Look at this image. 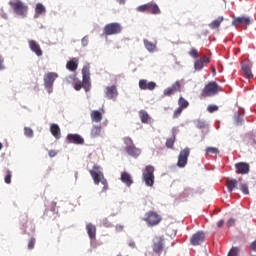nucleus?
Listing matches in <instances>:
<instances>
[{
	"label": "nucleus",
	"instance_id": "nucleus-1",
	"mask_svg": "<svg viewBox=\"0 0 256 256\" xmlns=\"http://www.w3.org/2000/svg\"><path fill=\"white\" fill-rule=\"evenodd\" d=\"M89 173L95 185H99V183L103 185L102 191H107V189H109L107 179H105V175L103 174V171H101V166L94 165L92 170L89 171Z\"/></svg>",
	"mask_w": 256,
	"mask_h": 256
},
{
	"label": "nucleus",
	"instance_id": "nucleus-2",
	"mask_svg": "<svg viewBox=\"0 0 256 256\" xmlns=\"http://www.w3.org/2000/svg\"><path fill=\"white\" fill-rule=\"evenodd\" d=\"M8 5L18 17H21L22 19H25V17H27V13H29V6H27L23 1L10 0L8 2Z\"/></svg>",
	"mask_w": 256,
	"mask_h": 256
},
{
	"label": "nucleus",
	"instance_id": "nucleus-3",
	"mask_svg": "<svg viewBox=\"0 0 256 256\" xmlns=\"http://www.w3.org/2000/svg\"><path fill=\"white\" fill-rule=\"evenodd\" d=\"M123 141L126 145L125 151L127 155L133 157L134 159H137V157L141 155V149L135 146V144L133 143V139H131V137H124Z\"/></svg>",
	"mask_w": 256,
	"mask_h": 256
},
{
	"label": "nucleus",
	"instance_id": "nucleus-4",
	"mask_svg": "<svg viewBox=\"0 0 256 256\" xmlns=\"http://www.w3.org/2000/svg\"><path fill=\"white\" fill-rule=\"evenodd\" d=\"M220 91H223V88L217 84V82H209L206 84L202 90V97H213L217 95Z\"/></svg>",
	"mask_w": 256,
	"mask_h": 256
},
{
	"label": "nucleus",
	"instance_id": "nucleus-5",
	"mask_svg": "<svg viewBox=\"0 0 256 256\" xmlns=\"http://www.w3.org/2000/svg\"><path fill=\"white\" fill-rule=\"evenodd\" d=\"M142 179L147 187H153L155 184V167L152 165L146 166L142 174Z\"/></svg>",
	"mask_w": 256,
	"mask_h": 256
},
{
	"label": "nucleus",
	"instance_id": "nucleus-6",
	"mask_svg": "<svg viewBox=\"0 0 256 256\" xmlns=\"http://www.w3.org/2000/svg\"><path fill=\"white\" fill-rule=\"evenodd\" d=\"M143 221L147 223L148 227H156V225H159V223H161L162 218L161 215H159V213L155 211H148L145 213Z\"/></svg>",
	"mask_w": 256,
	"mask_h": 256
},
{
	"label": "nucleus",
	"instance_id": "nucleus-7",
	"mask_svg": "<svg viewBox=\"0 0 256 256\" xmlns=\"http://www.w3.org/2000/svg\"><path fill=\"white\" fill-rule=\"evenodd\" d=\"M121 31H123V27L117 22L109 23L104 26V35H106V37L119 35Z\"/></svg>",
	"mask_w": 256,
	"mask_h": 256
},
{
	"label": "nucleus",
	"instance_id": "nucleus-8",
	"mask_svg": "<svg viewBox=\"0 0 256 256\" xmlns=\"http://www.w3.org/2000/svg\"><path fill=\"white\" fill-rule=\"evenodd\" d=\"M58 77L59 74L55 72H48L44 75V87L47 89L48 93H53V84Z\"/></svg>",
	"mask_w": 256,
	"mask_h": 256
},
{
	"label": "nucleus",
	"instance_id": "nucleus-9",
	"mask_svg": "<svg viewBox=\"0 0 256 256\" xmlns=\"http://www.w3.org/2000/svg\"><path fill=\"white\" fill-rule=\"evenodd\" d=\"M82 88L86 92L91 91V72L88 66L82 68Z\"/></svg>",
	"mask_w": 256,
	"mask_h": 256
},
{
	"label": "nucleus",
	"instance_id": "nucleus-10",
	"mask_svg": "<svg viewBox=\"0 0 256 256\" xmlns=\"http://www.w3.org/2000/svg\"><path fill=\"white\" fill-rule=\"evenodd\" d=\"M189 155H191V149L185 148L181 150L178 155L177 167H179L180 169L186 167Z\"/></svg>",
	"mask_w": 256,
	"mask_h": 256
},
{
	"label": "nucleus",
	"instance_id": "nucleus-11",
	"mask_svg": "<svg viewBox=\"0 0 256 256\" xmlns=\"http://www.w3.org/2000/svg\"><path fill=\"white\" fill-rule=\"evenodd\" d=\"M253 19L249 16H239V17H233L232 25L234 27H239V25H251V22Z\"/></svg>",
	"mask_w": 256,
	"mask_h": 256
},
{
	"label": "nucleus",
	"instance_id": "nucleus-12",
	"mask_svg": "<svg viewBox=\"0 0 256 256\" xmlns=\"http://www.w3.org/2000/svg\"><path fill=\"white\" fill-rule=\"evenodd\" d=\"M205 241V232L198 231L196 232L190 239L191 245L197 247V245H201Z\"/></svg>",
	"mask_w": 256,
	"mask_h": 256
},
{
	"label": "nucleus",
	"instance_id": "nucleus-13",
	"mask_svg": "<svg viewBox=\"0 0 256 256\" xmlns=\"http://www.w3.org/2000/svg\"><path fill=\"white\" fill-rule=\"evenodd\" d=\"M242 71L246 77V79H253V72H251V61L245 59L241 63Z\"/></svg>",
	"mask_w": 256,
	"mask_h": 256
},
{
	"label": "nucleus",
	"instance_id": "nucleus-14",
	"mask_svg": "<svg viewBox=\"0 0 256 256\" xmlns=\"http://www.w3.org/2000/svg\"><path fill=\"white\" fill-rule=\"evenodd\" d=\"M181 92V82L176 81L172 84L171 87H168L164 90V95L166 97H171V95H174V93H179Z\"/></svg>",
	"mask_w": 256,
	"mask_h": 256
},
{
	"label": "nucleus",
	"instance_id": "nucleus-15",
	"mask_svg": "<svg viewBox=\"0 0 256 256\" xmlns=\"http://www.w3.org/2000/svg\"><path fill=\"white\" fill-rule=\"evenodd\" d=\"M152 249L153 252L156 253V255H160V253H163L164 244L163 239L161 237H155L153 239Z\"/></svg>",
	"mask_w": 256,
	"mask_h": 256
},
{
	"label": "nucleus",
	"instance_id": "nucleus-16",
	"mask_svg": "<svg viewBox=\"0 0 256 256\" xmlns=\"http://www.w3.org/2000/svg\"><path fill=\"white\" fill-rule=\"evenodd\" d=\"M67 143H72L74 145H84L85 139L79 134H68L66 137Z\"/></svg>",
	"mask_w": 256,
	"mask_h": 256
},
{
	"label": "nucleus",
	"instance_id": "nucleus-17",
	"mask_svg": "<svg viewBox=\"0 0 256 256\" xmlns=\"http://www.w3.org/2000/svg\"><path fill=\"white\" fill-rule=\"evenodd\" d=\"M28 45H29L30 51H32V53H35L37 57H41L43 55V50L41 49V45H39L37 41L29 40Z\"/></svg>",
	"mask_w": 256,
	"mask_h": 256
},
{
	"label": "nucleus",
	"instance_id": "nucleus-18",
	"mask_svg": "<svg viewBox=\"0 0 256 256\" xmlns=\"http://www.w3.org/2000/svg\"><path fill=\"white\" fill-rule=\"evenodd\" d=\"M157 87V83L155 82H149L145 79H141L139 81V88L142 90V91H153L155 88Z\"/></svg>",
	"mask_w": 256,
	"mask_h": 256
},
{
	"label": "nucleus",
	"instance_id": "nucleus-19",
	"mask_svg": "<svg viewBox=\"0 0 256 256\" xmlns=\"http://www.w3.org/2000/svg\"><path fill=\"white\" fill-rule=\"evenodd\" d=\"M236 173L238 175H247L250 171L249 164L246 162H239L235 164Z\"/></svg>",
	"mask_w": 256,
	"mask_h": 256
},
{
	"label": "nucleus",
	"instance_id": "nucleus-20",
	"mask_svg": "<svg viewBox=\"0 0 256 256\" xmlns=\"http://www.w3.org/2000/svg\"><path fill=\"white\" fill-rule=\"evenodd\" d=\"M208 63H211V59L207 56H203L202 58L196 60L194 63L195 71H201Z\"/></svg>",
	"mask_w": 256,
	"mask_h": 256
},
{
	"label": "nucleus",
	"instance_id": "nucleus-21",
	"mask_svg": "<svg viewBox=\"0 0 256 256\" xmlns=\"http://www.w3.org/2000/svg\"><path fill=\"white\" fill-rule=\"evenodd\" d=\"M105 95L107 99H115L119 95V92L117 91V86L112 85L106 87Z\"/></svg>",
	"mask_w": 256,
	"mask_h": 256
},
{
	"label": "nucleus",
	"instance_id": "nucleus-22",
	"mask_svg": "<svg viewBox=\"0 0 256 256\" xmlns=\"http://www.w3.org/2000/svg\"><path fill=\"white\" fill-rule=\"evenodd\" d=\"M121 181L126 185V187H131L133 185V178L129 172H122L121 173Z\"/></svg>",
	"mask_w": 256,
	"mask_h": 256
},
{
	"label": "nucleus",
	"instance_id": "nucleus-23",
	"mask_svg": "<svg viewBox=\"0 0 256 256\" xmlns=\"http://www.w3.org/2000/svg\"><path fill=\"white\" fill-rule=\"evenodd\" d=\"M79 67V59L78 58H72L70 61L66 64V69L68 71H77V68Z\"/></svg>",
	"mask_w": 256,
	"mask_h": 256
},
{
	"label": "nucleus",
	"instance_id": "nucleus-24",
	"mask_svg": "<svg viewBox=\"0 0 256 256\" xmlns=\"http://www.w3.org/2000/svg\"><path fill=\"white\" fill-rule=\"evenodd\" d=\"M90 117L94 123H101V121H103V113H101L99 110L91 111Z\"/></svg>",
	"mask_w": 256,
	"mask_h": 256
},
{
	"label": "nucleus",
	"instance_id": "nucleus-25",
	"mask_svg": "<svg viewBox=\"0 0 256 256\" xmlns=\"http://www.w3.org/2000/svg\"><path fill=\"white\" fill-rule=\"evenodd\" d=\"M225 21V18L223 16H219L218 18H216L215 20H213L208 27L210 29H219V27H221V23Z\"/></svg>",
	"mask_w": 256,
	"mask_h": 256
},
{
	"label": "nucleus",
	"instance_id": "nucleus-26",
	"mask_svg": "<svg viewBox=\"0 0 256 256\" xmlns=\"http://www.w3.org/2000/svg\"><path fill=\"white\" fill-rule=\"evenodd\" d=\"M50 132L52 133L53 137H55V139H61V128H59V125L52 124L50 126Z\"/></svg>",
	"mask_w": 256,
	"mask_h": 256
},
{
	"label": "nucleus",
	"instance_id": "nucleus-27",
	"mask_svg": "<svg viewBox=\"0 0 256 256\" xmlns=\"http://www.w3.org/2000/svg\"><path fill=\"white\" fill-rule=\"evenodd\" d=\"M148 13H152V15H159L161 14V9L159 6L153 2L148 3Z\"/></svg>",
	"mask_w": 256,
	"mask_h": 256
},
{
	"label": "nucleus",
	"instance_id": "nucleus-28",
	"mask_svg": "<svg viewBox=\"0 0 256 256\" xmlns=\"http://www.w3.org/2000/svg\"><path fill=\"white\" fill-rule=\"evenodd\" d=\"M143 43H144L145 49H147V51H149V53H154V51L157 50V44H155L147 39H144Z\"/></svg>",
	"mask_w": 256,
	"mask_h": 256
},
{
	"label": "nucleus",
	"instance_id": "nucleus-29",
	"mask_svg": "<svg viewBox=\"0 0 256 256\" xmlns=\"http://www.w3.org/2000/svg\"><path fill=\"white\" fill-rule=\"evenodd\" d=\"M237 183H239V181H237L235 179H227L226 180V187H227L229 193H233V190L235 189V187H237Z\"/></svg>",
	"mask_w": 256,
	"mask_h": 256
},
{
	"label": "nucleus",
	"instance_id": "nucleus-30",
	"mask_svg": "<svg viewBox=\"0 0 256 256\" xmlns=\"http://www.w3.org/2000/svg\"><path fill=\"white\" fill-rule=\"evenodd\" d=\"M86 230L90 239H95V235L97 233V227H95V225L93 224H87Z\"/></svg>",
	"mask_w": 256,
	"mask_h": 256
},
{
	"label": "nucleus",
	"instance_id": "nucleus-31",
	"mask_svg": "<svg viewBox=\"0 0 256 256\" xmlns=\"http://www.w3.org/2000/svg\"><path fill=\"white\" fill-rule=\"evenodd\" d=\"M139 117H140V121L141 123H149V113H147V111L145 110H140L139 111Z\"/></svg>",
	"mask_w": 256,
	"mask_h": 256
},
{
	"label": "nucleus",
	"instance_id": "nucleus-32",
	"mask_svg": "<svg viewBox=\"0 0 256 256\" xmlns=\"http://www.w3.org/2000/svg\"><path fill=\"white\" fill-rule=\"evenodd\" d=\"M178 105L180 109H187V107H189V101H187L185 98H183V96H180L179 100H178Z\"/></svg>",
	"mask_w": 256,
	"mask_h": 256
},
{
	"label": "nucleus",
	"instance_id": "nucleus-33",
	"mask_svg": "<svg viewBox=\"0 0 256 256\" xmlns=\"http://www.w3.org/2000/svg\"><path fill=\"white\" fill-rule=\"evenodd\" d=\"M45 6L41 3L36 4L35 12L37 15H43L46 13Z\"/></svg>",
	"mask_w": 256,
	"mask_h": 256
},
{
	"label": "nucleus",
	"instance_id": "nucleus-34",
	"mask_svg": "<svg viewBox=\"0 0 256 256\" xmlns=\"http://www.w3.org/2000/svg\"><path fill=\"white\" fill-rule=\"evenodd\" d=\"M101 136V126H93L91 130V137H100Z\"/></svg>",
	"mask_w": 256,
	"mask_h": 256
},
{
	"label": "nucleus",
	"instance_id": "nucleus-35",
	"mask_svg": "<svg viewBox=\"0 0 256 256\" xmlns=\"http://www.w3.org/2000/svg\"><path fill=\"white\" fill-rule=\"evenodd\" d=\"M194 123L197 129H205L207 127V122L205 120L198 119Z\"/></svg>",
	"mask_w": 256,
	"mask_h": 256
},
{
	"label": "nucleus",
	"instance_id": "nucleus-36",
	"mask_svg": "<svg viewBox=\"0 0 256 256\" xmlns=\"http://www.w3.org/2000/svg\"><path fill=\"white\" fill-rule=\"evenodd\" d=\"M207 155H219V148L216 147H207L206 148Z\"/></svg>",
	"mask_w": 256,
	"mask_h": 256
},
{
	"label": "nucleus",
	"instance_id": "nucleus-37",
	"mask_svg": "<svg viewBox=\"0 0 256 256\" xmlns=\"http://www.w3.org/2000/svg\"><path fill=\"white\" fill-rule=\"evenodd\" d=\"M173 145H175V134L166 140V147L168 149H173Z\"/></svg>",
	"mask_w": 256,
	"mask_h": 256
},
{
	"label": "nucleus",
	"instance_id": "nucleus-38",
	"mask_svg": "<svg viewBox=\"0 0 256 256\" xmlns=\"http://www.w3.org/2000/svg\"><path fill=\"white\" fill-rule=\"evenodd\" d=\"M190 195H193V189L191 188H186L184 191L181 193L180 197L182 199H185L186 197H189Z\"/></svg>",
	"mask_w": 256,
	"mask_h": 256
},
{
	"label": "nucleus",
	"instance_id": "nucleus-39",
	"mask_svg": "<svg viewBox=\"0 0 256 256\" xmlns=\"http://www.w3.org/2000/svg\"><path fill=\"white\" fill-rule=\"evenodd\" d=\"M11 177H13V173L11 172V170H7L4 178V181L7 185H11Z\"/></svg>",
	"mask_w": 256,
	"mask_h": 256
},
{
	"label": "nucleus",
	"instance_id": "nucleus-40",
	"mask_svg": "<svg viewBox=\"0 0 256 256\" xmlns=\"http://www.w3.org/2000/svg\"><path fill=\"white\" fill-rule=\"evenodd\" d=\"M137 11L140 13H149V3L139 6Z\"/></svg>",
	"mask_w": 256,
	"mask_h": 256
},
{
	"label": "nucleus",
	"instance_id": "nucleus-41",
	"mask_svg": "<svg viewBox=\"0 0 256 256\" xmlns=\"http://www.w3.org/2000/svg\"><path fill=\"white\" fill-rule=\"evenodd\" d=\"M240 190L244 195H249V186L247 184L240 183Z\"/></svg>",
	"mask_w": 256,
	"mask_h": 256
},
{
	"label": "nucleus",
	"instance_id": "nucleus-42",
	"mask_svg": "<svg viewBox=\"0 0 256 256\" xmlns=\"http://www.w3.org/2000/svg\"><path fill=\"white\" fill-rule=\"evenodd\" d=\"M188 54L190 55V57H193V59H197L199 57V52L197 51L196 48H192Z\"/></svg>",
	"mask_w": 256,
	"mask_h": 256
},
{
	"label": "nucleus",
	"instance_id": "nucleus-43",
	"mask_svg": "<svg viewBox=\"0 0 256 256\" xmlns=\"http://www.w3.org/2000/svg\"><path fill=\"white\" fill-rule=\"evenodd\" d=\"M239 255V248L238 247H232L230 251L228 252L227 256H237Z\"/></svg>",
	"mask_w": 256,
	"mask_h": 256
},
{
	"label": "nucleus",
	"instance_id": "nucleus-44",
	"mask_svg": "<svg viewBox=\"0 0 256 256\" xmlns=\"http://www.w3.org/2000/svg\"><path fill=\"white\" fill-rule=\"evenodd\" d=\"M181 113H183V109L178 107L173 113V119H179Z\"/></svg>",
	"mask_w": 256,
	"mask_h": 256
},
{
	"label": "nucleus",
	"instance_id": "nucleus-45",
	"mask_svg": "<svg viewBox=\"0 0 256 256\" xmlns=\"http://www.w3.org/2000/svg\"><path fill=\"white\" fill-rule=\"evenodd\" d=\"M209 113H215V111H219V106L217 105H209L207 108Z\"/></svg>",
	"mask_w": 256,
	"mask_h": 256
},
{
	"label": "nucleus",
	"instance_id": "nucleus-46",
	"mask_svg": "<svg viewBox=\"0 0 256 256\" xmlns=\"http://www.w3.org/2000/svg\"><path fill=\"white\" fill-rule=\"evenodd\" d=\"M24 134L26 135V137H33V129H31L30 127H25Z\"/></svg>",
	"mask_w": 256,
	"mask_h": 256
},
{
	"label": "nucleus",
	"instance_id": "nucleus-47",
	"mask_svg": "<svg viewBox=\"0 0 256 256\" xmlns=\"http://www.w3.org/2000/svg\"><path fill=\"white\" fill-rule=\"evenodd\" d=\"M35 242H36L35 238H31L28 242V249L30 250L35 249Z\"/></svg>",
	"mask_w": 256,
	"mask_h": 256
},
{
	"label": "nucleus",
	"instance_id": "nucleus-48",
	"mask_svg": "<svg viewBox=\"0 0 256 256\" xmlns=\"http://www.w3.org/2000/svg\"><path fill=\"white\" fill-rule=\"evenodd\" d=\"M82 46L87 47L89 45V36H84L81 40Z\"/></svg>",
	"mask_w": 256,
	"mask_h": 256
},
{
	"label": "nucleus",
	"instance_id": "nucleus-49",
	"mask_svg": "<svg viewBox=\"0 0 256 256\" xmlns=\"http://www.w3.org/2000/svg\"><path fill=\"white\" fill-rule=\"evenodd\" d=\"M5 70V59L0 55V71Z\"/></svg>",
	"mask_w": 256,
	"mask_h": 256
},
{
	"label": "nucleus",
	"instance_id": "nucleus-50",
	"mask_svg": "<svg viewBox=\"0 0 256 256\" xmlns=\"http://www.w3.org/2000/svg\"><path fill=\"white\" fill-rule=\"evenodd\" d=\"M83 87V84L79 81L74 85V89L76 91H81V88Z\"/></svg>",
	"mask_w": 256,
	"mask_h": 256
},
{
	"label": "nucleus",
	"instance_id": "nucleus-51",
	"mask_svg": "<svg viewBox=\"0 0 256 256\" xmlns=\"http://www.w3.org/2000/svg\"><path fill=\"white\" fill-rule=\"evenodd\" d=\"M227 227H233V225H235V219L233 218H230L228 221H227Z\"/></svg>",
	"mask_w": 256,
	"mask_h": 256
},
{
	"label": "nucleus",
	"instance_id": "nucleus-52",
	"mask_svg": "<svg viewBox=\"0 0 256 256\" xmlns=\"http://www.w3.org/2000/svg\"><path fill=\"white\" fill-rule=\"evenodd\" d=\"M248 145H250V147H254V149H256V140L250 139V141L248 142Z\"/></svg>",
	"mask_w": 256,
	"mask_h": 256
},
{
	"label": "nucleus",
	"instance_id": "nucleus-53",
	"mask_svg": "<svg viewBox=\"0 0 256 256\" xmlns=\"http://www.w3.org/2000/svg\"><path fill=\"white\" fill-rule=\"evenodd\" d=\"M48 155H49V157H55V156L57 155V151H55V150H49V151H48Z\"/></svg>",
	"mask_w": 256,
	"mask_h": 256
},
{
	"label": "nucleus",
	"instance_id": "nucleus-54",
	"mask_svg": "<svg viewBox=\"0 0 256 256\" xmlns=\"http://www.w3.org/2000/svg\"><path fill=\"white\" fill-rule=\"evenodd\" d=\"M250 249H251V251H255V252H256V241H254V242L250 245Z\"/></svg>",
	"mask_w": 256,
	"mask_h": 256
},
{
	"label": "nucleus",
	"instance_id": "nucleus-55",
	"mask_svg": "<svg viewBox=\"0 0 256 256\" xmlns=\"http://www.w3.org/2000/svg\"><path fill=\"white\" fill-rule=\"evenodd\" d=\"M223 225H225V220H220V221L217 223V227H219V228L223 227Z\"/></svg>",
	"mask_w": 256,
	"mask_h": 256
},
{
	"label": "nucleus",
	"instance_id": "nucleus-56",
	"mask_svg": "<svg viewBox=\"0 0 256 256\" xmlns=\"http://www.w3.org/2000/svg\"><path fill=\"white\" fill-rule=\"evenodd\" d=\"M105 221H107V218H104L102 220V223H103L104 227H111V224H107V223H105Z\"/></svg>",
	"mask_w": 256,
	"mask_h": 256
},
{
	"label": "nucleus",
	"instance_id": "nucleus-57",
	"mask_svg": "<svg viewBox=\"0 0 256 256\" xmlns=\"http://www.w3.org/2000/svg\"><path fill=\"white\" fill-rule=\"evenodd\" d=\"M241 123H243V120H241L240 117H237V119H236V125H241Z\"/></svg>",
	"mask_w": 256,
	"mask_h": 256
},
{
	"label": "nucleus",
	"instance_id": "nucleus-58",
	"mask_svg": "<svg viewBox=\"0 0 256 256\" xmlns=\"http://www.w3.org/2000/svg\"><path fill=\"white\" fill-rule=\"evenodd\" d=\"M123 225H116V231H122Z\"/></svg>",
	"mask_w": 256,
	"mask_h": 256
},
{
	"label": "nucleus",
	"instance_id": "nucleus-59",
	"mask_svg": "<svg viewBox=\"0 0 256 256\" xmlns=\"http://www.w3.org/2000/svg\"><path fill=\"white\" fill-rule=\"evenodd\" d=\"M120 5H125V0H117Z\"/></svg>",
	"mask_w": 256,
	"mask_h": 256
},
{
	"label": "nucleus",
	"instance_id": "nucleus-60",
	"mask_svg": "<svg viewBox=\"0 0 256 256\" xmlns=\"http://www.w3.org/2000/svg\"><path fill=\"white\" fill-rule=\"evenodd\" d=\"M212 73L213 75H217V70H215V67L212 66Z\"/></svg>",
	"mask_w": 256,
	"mask_h": 256
},
{
	"label": "nucleus",
	"instance_id": "nucleus-61",
	"mask_svg": "<svg viewBox=\"0 0 256 256\" xmlns=\"http://www.w3.org/2000/svg\"><path fill=\"white\" fill-rule=\"evenodd\" d=\"M129 247L135 248V242H130Z\"/></svg>",
	"mask_w": 256,
	"mask_h": 256
},
{
	"label": "nucleus",
	"instance_id": "nucleus-62",
	"mask_svg": "<svg viewBox=\"0 0 256 256\" xmlns=\"http://www.w3.org/2000/svg\"><path fill=\"white\" fill-rule=\"evenodd\" d=\"M3 149V144L0 142V151Z\"/></svg>",
	"mask_w": 256,
	"mask_h": 256
}]
</instances>
